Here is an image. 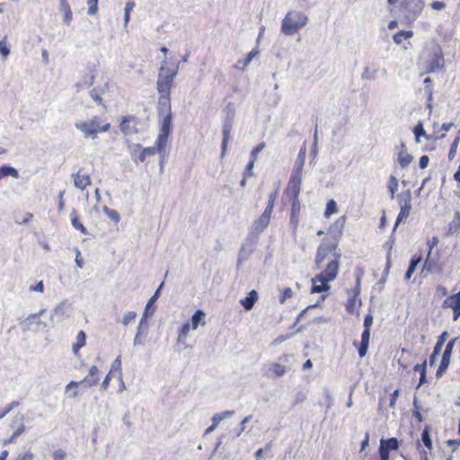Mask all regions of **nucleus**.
I'll return each mask as SVG.
<instances>
[{"label": "nucleus", "mask_w": 460, "mask_h": 460, "mask_svg": "<svg viewBox=\"0 0 460 460\" xmlns=\"http://www.w3.org/2000/svg\"><path fill=\"white\" fill-rule=\"evenodd\" d=\"M341 252L339 249V237L328 235L323 238L317 247L314 264L321 272L312 279L311 293H322L330 289V282L334 280L339 273Z\"/></svg>", "instance_id": "1"}, {"label": "nucleus", "mask_w": 460, "mask_h": 460, "mask_svg": "<svg viewBox=\"0 0 460 460\" xmlns=\"http://www.w3.org/2000/svg\"><path fill=\"white\" fill-rule=\"evenodd\" d=\"M177 72V67L168 68L164 66L160 67L156 82V89L159 93L157 104L158 115L172 114L170 96Z\"/></svg>", "instance_id": "2"}, {"label": "nucleus", "mask_w": 460, "mask_h": 460, "mask_svg": "<svg viewBox=\"0 0 460 460\" xmlns=\"http://www.w3.org/2000/svg\"><path fill=\"white\" fill-rule=\"evenodd\" d=\"M390 7L396 9L408 23L415 22L421 14L424 0H386Z\"/></svg>", "instance_id": "3"}, {"label": "nucleus", "mask_w": 460, "mask_h": 460, "mask_svg": "<svg viewBox=\"0 0 460 460\" xmlns=\"http://www.w3.org/2000/svg\"><path fill=\"white\" fill-rule=\"evenodd\" d=\"M390 7L396 9L408 23L415 22L421 14L424 0H386Z\"/></svg>", "instance_id": "4"}, {"label": "nucleus", "mask_w": 460, "mask_h": 460, "mask_svg": "<svg viewBox=\"0 0 460 460\" xmlns=\"http://www.w3.org/2000/svg\"><path fill=\"white\" fill-rule=\"evenodd\" d=\"M307 20V16L302 12L288 11L282 20L281 31L288 36L294 35L305 26Z\"/></svg>", "instance_id": "5"}, {"label": "nucleus", "mask_w": 460, "mask_h": 460, "mask_svg": "<svg viewBox=\"0 0 460 460\" xmlns=\"http://www.w3.org/2000/svg\"><path fill=\"white\" fill-rule=\"evenodd\" d=\"M75 128L79 129L85 137L95 138L99 133L107 132L111 128V124L104 121L98 116L93 117L86 121L75 123Z\"/></svg>", "instance_id": "6"}, {"label": "nucleus", "mask_w": 460, "mask_h": 460, "mask_svg": "<svg viewBox=\"0 0 460 460\" xmlns=\"http://www.w3.org/2000/svg\"><path fill=\"white\" fill-rule=\"evenodd\" d=\"M159 117L161 118L160 130L154 147H155V153H164L167 145L168 137L172 130V115L162 114L159 115Z\"/></svg>", "instance_id": "7"}, {"label": "nucleus", "mask_w": 460, "mask_h": 460, "mask_svg": "<svg viewBox=\"0 0 460 460\" xmlns=\"http://www.w3.org/2000/svg\"><path fill=\"white\" fill-rule=\"evenodd\" d=\"M428 60H424L423 67L426 74L434 73L444 67L445 60L442 49L439 46L432 49L428 54Z\"/></svg>", "instance_id": "8"}, {"label": "nucleus", "mask_w": 460, "mask_h": 460, "mask_svg": "<svg viewBox=\"0 0 460 460\" xmlns=\"http://www.w3.org/2000/svg\"><path fill=\"white\" fill-rule=\"evenodd\" d=\"M206 324V314L202 310H197L191 317V323H185L178 333V340H184L190 330H196L199 325L204 326Z\"/></svg>", "instance_id": "9"}, {"label": "nucleus", "mask_w": 460, "mask_h": 460, "mask_svg": "<svg viewBox=\"0 0 460 460\" xmlns=\"http://www.w3.org/2000/svg\"><path fill=\"white\" fill-rule=\"evenodd\" d=\"M373 323V317L370 314L365 316L364 319V331L361 334V341L358 343L354 341V346L358 348V355L360 358L366 356L368 349L369 340H370V328Z\"/></svg>", "instance_id": "10"}, {"label": "nucleus", "mask_w": 460, "mask_h": 460, "mask_svg": "<svg viewBox=\"0 0 460 460\" xmlns=\"http://www.w3.org/2000/svg\"><path fill=\"white\" fill-rule=\"evenodd\" d=\"M100 380L99 369L96 366H92L89 369L88 375L82 381H71L66 386V391L69 392L73 387L78 388L80 385H84L86 387H92L98 384Z\"/></svg>", "instance_id": "11"}, {"label": "nucleus", "mask_w": 460, "mask_h": 460, "mask_svg": "<svg viewBox=\"0 0 460 460\" xmlns=\"http://www.w3.org/2000/svg\"><path fill=\"white\" fill-rule=\"evenodd\" d=\"M302 183V173L293 172L290 175L285 193L288 198H299Z\"/></svg>", "instance_id": "12"}, {"label": "nucleus", "mask_w": 460, "mask_h": 460, "mask_svg": "<svg viewBox=\"0 0 460 460\" xmlns=\"http://www.w3.org/2000/svg\"><path fill=\"white\" fill-rule=\"evenodd\" d=\"M74 185L76 189L84 190L92 184V179L89 172L84 168H80L76 172L72 174Z\"/></svg>", "instance_id": "13"}, {"label": "nucleus", "mask_w": 460, "mask_h": 460, "mask_svg": "<svg viewBox=\"0 0 460 460\" xmlns=\"http://www.w3.org/2000/svg\"><path fill=\"white\" fill-rule=\"evenodd\" d=\"M442 306L450 308L453 311V321H457L460 317V291L447 296Z\"/></svg>", "instance_id": "14"}, {"label": "nucleus", "mask_w": 460, "mask_h": 460, "mask_svg": "<svg viewBox=\"0 0 460 460\" xmlns=\"http://www.w3.org/2000/svg\"><path fill=\"white\" fill-rule=\"evenodd\" d=\"M155 154V147H146L143 148L140 145H135L131 152L132 159L135 163H144L147 156L154 155Z\"/></svg>", "instance_id": "15"}, {"label": "nucleus", "mask_w": 460, "mask_h": 460, "mask_svg": "<svg viewBox=\"0 0 460 460\" xmlns=\"http://www.w3.org/2000/svg\"><path fill=\"white\" fill-rule=\"evenodd\" d=\"M399 448V441L396 438H390L387 439L382 438L380 440V446L378 449L379 456H390L392 450H397Z\"/></svg>", "instance_id": "16"}, {"label": "nucleus", "mask_w": 460, "mask_h": 460, "mask_svg": "<svg viewBox=\"0 0 460 460\" xmlns=\"http://www.w3.org/2000/svg\"><path fill=\"white\" fill-rule=\"evenodd\" d=\"M360 291V278H357L356 287L353 289V296L348 299L345 304V308L348 313H354L355 309L360 305V300L358 295Z\"/></svg>", "instance_id": "17"}, {"label": "nucleus", "mask_w": 460, "mask_h": 460, "mask_svg": "<svg viewBox=\"0 0 460 460\" xmlns=\"http://www.w3.org/2000/svg\"><path fill=\"white\" fill-rule=\"evenodd\" d=\"M400 212L396 218L395 226H397L400 222L406 219L411 212V194L408 192L406 194V197L404 199H401L400 200Z\"/></svg>", "instance_id": "18"}, {"label": "nucleus", "mask_w": 460, "mask_h": 460, "mask_svg": "<svg viewBox=\"0 0 460 460\" xmlns=\"http://www.w3.org/2000/svg\"><path fill=\"white\" fill-rule=\"evenodd\" d=\"M119 128L125 135H131L137 131V119L134 116H125L122 118Z\"/></svg>", "instance_id": "19"}, {"label": "nucleus", "mask_w": 460, "mask_h": 460, "mask_svg": "<svg viewBox=\"0 0 460 460\" xmlns=\"http://www.w3.org/2000/svg\"><path fill=\"white\" fill-rule=\"evenodd\" d=\"M291 201V207H290V223L294 226V228H296L299 221V215L301 210V204L299 198H289Z\"/></svg>", "instance_id": "20"}, {"label": "nucleus", "mask_w": 460, "mask_h": 460, "mask_svg": "<svg viewBox=\"0 0 460 460\" xmlns=\"http://www.w3.org/2000/svg\"><path fill=\"white\" fill-rule=\"evenodd\" d=\"M109 90H110V84H109V82H106L102 87L93 88L90 92V96L97 104L103 105L102 95L108 93Z\"/></svg>", "instance_id": "21"}, {"label": "nucleus", "mask_w": 460, "mask_h": 460, "mask_svg": "<svg viewBox=\"0 0 460 460\" xmlns=\"http://www.w3.org/2000/svg\"><path fill=\"white\" fill-rule=\"evenodd\" d=\"M231 131H232V123L230 121L225 122V124L223 125V129H222V133H223V139H222V145H221V149H222L221 156L222 157L226 155L227 145H228V142L231 137Z\"/></svg>", "instance_id": "22"}, {"label": "nucleus", "mask_w": 460, "mask_h": 460, "mask_svg": "<svg viewBox=\"0 0 460 460\" xmlns=\"http://www.w3.org/2000/svg\"><path fill=\"white\" fill-rule=\"evenodd\" d=\"M286 373V367L279 363H272L268 367L267 376L269 377H280Z\"/></svg>", "instance_id": "23"}, {"label": "nucleus", "mask_w": 460, "mask_h": 460, "mask_svg": "<svg viewBox=\"0 0 460 460\" xmlns=\"http://www.w3.org/2000/svg\"><path fill=\"white\" fill-rule=\"evenodd\" d=\"M272 211H269L268 209H264L263 213L259 217V218L255 221V227L259 230H263L270 224L271 218Z\"/></svg>", "instance_id": "24"}, {"label": "nucleus", "mask_w": 460, "mask_h": 460, "mask_svg": "<svg viewBox=\"0 0 460 460\" xmlns=\"http://www.w3.org/2000/svg\"><path fill=\"white\" fill-rule=\"evenodd\" d=\"M70 219L73 227L78 230L83 234H88V231L83 223L80 221L78 213L75 209H73L70 213Z\"/></svg>", "instance_id": "25"}, {"label": "nucleus", "mask_w": 460, "mask_h": 460, "mask_svg": "<svg viewBox=\"0 0 460 460\" xmlns=\"http://www.w3.org/2000/svg\"><path fill=\"white\" fill-rule=\"evenodd\" d=\"M305 155H306V149L304 146L299 150L298 155L295 162L293 172H297V173L303 174V169H304V165H305Z\"/></svg>", "instance_id": "26"}, {"label": "nucleus", "mask_w": 460, "mask_h": 460, "mask_svg": "<svg viewBox=\"0 0 460 460\" xmlns=\"http://www.w3.org/2000/svg\"><path fill=\"white\" fill-rule=\"evenodd\" d=\"M258 300V293L255 290H252L248 293L247 296L240 301L241 305L245 310H251L255 302Z\"/></svg>", "instance_id": "27"}, {"label": "nucleus", "mask_w": 460, "mask_h": 460, "mask_svg": "<svg viewBox=\"0 0 460 460\" xmlns=\"http://www.w3.org/2000/svg\"><path fill=\"white\" fill-rule=\"evenodd\" d=\"M438 244V238L437 236H433L431 239H429L427 243L429 251L426 257V260L424 261L423 269L430 270L431 268V262H430V255L432 250Z\"/></svg>", "instance_id": "28"}, {"label": "nucleus", "mask_w": 460, "mask_h": 460, "mask_svg": "<svg viewBox=\"0 0 460 460\" xmlns=\"http://www.w3.org/2000/svg\"><path fill=\"white\" fill-rule=\"evenodd\" d=\"M412 37V31H400L393 36V40L396 45H401L403 40H409Z\"/></svg>", "instance_id": "29"}, {"label": "nucleus", "mask_w": 460, "mask_h": 460, "mask_svg": "<svg viewBox=\"0 0 460 460\" xmlns=\"http://www.w3.org/2000/svg\"><path fill=\"white\" fill-rule=\"evenodd\" d=\"M426 369H427V360H424L421 364H416L413 367V370L415 372L420 373V380H419L418 387H420V385H422L423 384H425L427 382Z\"/></svg>", "instance_id": "30"}, {"label": "nucleus", "mask_w": 460, "mask_h": 460, "mask_svg": "<svg viewBox=\"0 0 460 460\" xmlns=\"http://www.w3.org/2000/svg\"><path fill=\"white\" fill-rule=\"evenodd\" d=\"M86 342V334L84 331H80L76 335V341L73 344V352L77 355L81 348L85 345Z\"/></svg>", "instance_id": "31"}, {"label": "nucleus", "mask_w": 460, "mask_h": 460, "mask_svg": "<svg viewBox=\"0 0 460 460\" xmlns=\"http://www.w3.org/2000/svg\"><path fill=\"white\" fill-rule=\"evenodd\" d=\"M422 256L421 255H414L411 259L409 268L405 273V279H410L411 275L416 270L417 265L421 261Z\"/></svg>", "instance_id": "32"}, {"label": "nucleus", "mask_w": 460, "mask_h": 460, "mask_svg": "<svg viewBox=\"0 0 460 460\" xmlns=\"http://www.w3.org/2000/svg\"><path fill=\"white\" fill-rule=\"evenodd\" d=\"M451 358L442 357L436 372V377L440 378L447 372L450 364Z\"/></svg>", "instance_id": "33"}, {"label": "nucleus", "mask_w": 460, "mask_h": 460, "mask_svg": "<svg viewBox=\"0 0 460 460\" xmlns=\"http://www.w3.org/2000/svg\"><path fill=\"white\" fill-rule=\"evenodd\" d=\"M12 176L15 179L19 178V173L17 170L12 166L9 165H4L0 167V179Z\"/></svg>", "instance_id": "34"}, {"label": "nucleus", "mask_w": 460, "mask_h": 460, "mask_svg": "<svg viewBox=\"0 0 460 460\" xmlns=\"http://www.w3.org/2000/svg\"><path fill=\"white\" fill-rule=\"evenodd\" d=\"M23 420V416L21 414H17L14 417L13 424L12 425V428L14 429L13 434L11 438V440H13L14 438L18 437L20 434H22L24 430V426L21 425L17 428L14 426L15 423H18Z\"/></svg>", "instance_id": "35"}, {"label": "nucleus", "mask_w": 460, "mask_h": 460, "mask_svg": "<svg viewBox=\"0 0 460 460\" xmlns=\"http://www.w3.org/2000/svg\"><path fill=\"white\" fill-rule=\"evenodd\" d=\"M412 161V156L406 151H401L398 155V162L402 168L407 167Z\"/></svg>", "instance_id": "36"}, {"label": "nucleus", "mask_w": 460, "mask_h": 460, "mask_svg": "<svg viewBox=\"0 0 460 460\" xmlns=\"http://www.w3.org/2000/svg\"><path fill=\"white\" fill-rule=\"evenodd\" d=\"M102 209L106 216L115 224H118L119 222L120 216L117 210L110 208L107 206H104Z\"/></svg>", "instance_id": "37"}, {"label": "nucleus", "mask_w": 460, "mask_h": 460, "mask_svg": "<svg viewBox=\"0 0 460 460\" xmlns=\"http://www.w3.org/2000/svg\"><path fill=\"white\" fill-rule=\"evenodd\" d=\"M338 212L337 203L334 199H330L326 204V208L324 211V217L329 218L332 214Z\"/></svg>", "instance_id": "38"}, {"label": "nucleus", "mask_w": 460, "mask_h": 460, "mask_svg": "<svg viewBox=\"0 0 460 460\" xmlns=\"http://www.w3.org/2000/svg\"><path fill=\"white\" fill-rule=\"evenodd\" d=\"M421 440L424 446L429 449H432V441L429 435V427L426 426L421 433Z\"/></svg>", "instance_id": "39"}, {"label": "nucleus", "mask_w": 460, "mask_h": 460, "mask_svg": "<svg viewBox=\"0 0 460 460\" xmlns=\"http://www.w3.org/2000/svg\"><path fill=\"white\" fill-rule=\"evenodd\" d=\"M387 189L391 194V198H394V194L398 189V181L395 176L391 175L388 181Z\"/></svg>", "instance_id": "40"}, {"label": "nucleus", "mask_w": 460, "mask_h": 460, "mask_svg": "<svg viewBox=\"0 0 460 460\" xmlns=\"http://www.w3.org/2000/svg\"><path fill=\"white\" fill-rule=\"evenodd\" d=\"M413 132L416 137L417 142L420 141V137H425L427 139H429V137L428 135H426V132H425L421 123H419L418 125H416L414 127Z\"/></svg>", "instance_id": "41"}, {"label": "nucleus", "mask_w": 460, "mask_h": 460, "mask_svg": "<svg viewBox=\"0 0 460 460\" xmlns=\"http://www.w3.org/2000/svg\"><path fill=\"white\" fill-rule=\"evenodd\" d=\"M293 296V291L290 288H285L279 296V303L284 304L288 299Z\"/></svg>", "instance_id": "42"}, {"label": "nucleus", "mask_w": 460, "mask_h": 460, "mask_svg": "<svg viewBox=\"0 0 460 460\" xmlns=\"http://www.w3.org/2000/svg\"><path fill=\"white\" fill-rule=\"evenodd\" d=\"M135 7V2L133 0H128L125 6V23L127 24L129 21L130 13Z\"/></svg>", "instance_id": "43"}, {"label": "nucleus", "mask_w": 460, "mask_h": 460, "mask_svg": "<svg viewBox=\"0 0 460 460\" xmlns=\"http://www.w3.org/2000/svg\"><path fill=\"white\" fill-rule=\"evenodd\" d=\"M0 54L3 58L8 57L10 54V48L7 45L5 37L0 40Z\"/></svg>", "instance_id": "44"}, {"label": "nucleus", "mask_w": 460, "mask_h": 460, "mask_svg": "<svg viewBox=\"0 0 460 460\" xmlns=\"http://www.w3.org/2000/svg\"><path fill=\"white\" fill-rule=\"evenodd\" d=\"M230 415V412L229 411H225V412H222V413H217L215 414L213 417H212V425H214V427H217V425L220 423V421L226 418V416Z\"/></svg>", "instance_id": "45"}, {"label": "nucleus", "mask_w": 460, "mask_h": 460, "mask_svg": "<svg viewBox=\"0 0 460 460\" xmlns=\"http://www.w3.org/2000/svg\"><path fill=\"white\" fill-rule=\"evenodd\" d=\"M88 13L94 15L98 11V0H87Z\"/></svg>", "instance_id": "46"}, {"label": "nucleus", "mask_w": 460, "mask_h": 460, "mask_svg": "<svg viewBox=\"0 0 460 460\" xmlns=\"http://www.w3.org/2000/svg\"><path fill=\"white\" fill-rule=\"evenodd\" d=\"M265 147V143L264 142H261L260 144H258L255 147L252 148V152H251V155H250V158L252 160H256L257 159V155Z\"/></svg>", "instance_id": "47"}, {"label": "nucleus", "mask_w": 460, "mask_h": 460, "mask_svg": "<svg viewBox=\"0 0 460 460\" xmlns=\"http://www.w3.org/2000/svg\"><path fill=\"white\" fill-rule=\"evenodd\" d=\"M111 373L117 371L119 376H121V360L120 356L117 357V358L113 361L111 365Z\"/></svg>", "instance_id": "48"}, {"label": "nucleus", "mask_w": 460, "mask_h": 460, "mask_svg": "<svg viewBox=\"0 0 460 460\" xmlns=\"http://www.w3.org/2000/svg\"><path fill=\"white\" fill-rule=\"evenodd\" d=\"M137 317V314L135 312H128L122 319V323L124 325H128L130 322L134 321Z\"/></svg>", "instance_id": "49"}, {"label": "nucleus", "mask_w": 460, "mask_h": 460, "mask_svg": "<svg viewBox=\"0 0 460 460\" xmlns=\"http://www.w3.org/2000/svg\"><path fill=\"white\" fill-rule=\"evenodd\" d=\"M14 220L17 224H20V225L27 224L29 222V214H25L23 216L15 214Z\"/></svg>", "instance_id": "50"}, {"label": "nucleus", "mask_w": 460, "mask_h": 460, "mask_svg": "<svg viewBox=\"0 0 460 460\" xmlns=\"http://www.w3.org/2000/svg\"><path fill=\"white\" fill-rule=\"evenodd\" d=\"M256 160H252L250 158V161L245 168V172H244V175L245 177H250L252 175V169H253V165H254V163H255Z\"/></svg>", "instance_id": "51"}, {"label": "nucleus", "mask_w": 460, "mask_h": 460, "mask_svg": "<svg viewBox=\"0 0 460 460\" xmlns=\"http://www.w3.org/2000/svg\"><path fill=\"white\" fill-rule=\"evenodd\" d=\"M430 7L433 10L441 11V10H443L446 7V4L444 2H440V1H433L430 4Z\"/></svg>", "instance_id": "52"}, {"label": "nucleus", "mask_w": 460, "mask_h": 460, "mask_svg": "<svg viewBox=\"0 0 460 460\" xmlns=\"http://www.w3.org/2000/svg\"><path fill=\"white\" fill-rule=\"evenodd\" d=\"M75 263L79 268L84 267V259L81 256V252L78 249H75Z\"/></svg>", "instance_id": "53"}, {"label": "nucleus", "mask_w": 460, "mask_h": 460, "mask_svg": "<svg viewBox=\"0 0 460 460\" xmlns=\"http://www.w3.org/2000/svg\"><path fill=\"white\" fill-rule=\"evenodd\" d=\"M399 396V390H395L394 391L393 394H391L390 395V407L394 408L395 406V403H396V401H397V398Z\"/></svg>", "instance_id": "54"}, {"label": "nucleus", "mask_w": 460, "mask_h": 460, "mask_svg": "<svg viewBox=\"0 0 460 460\" xmlns=\"http://www.w3.org/2000/svg\"><path fill=\"white\" fill-rule=\"evenodd\" d=\"M16 402H12L8 406H6L4 409H0V419L4 418L12 409L13 406H15Z\"/></svg>", "instance_id": "55"}, {"label": "nucleus", "mask_w": 460, "mask_h": 460, "mask_svg": "<svg viewBox=\"0 0 460 460\" xmlns=\"http://www.w3.org/2000/svg\"><path fill=\"white\" fill-rule=\"evenodd\" d=\"M429 158L428 155H422L420 158V162H419L420 167L421 169H425L429 164Z\"/></svg>", "instance_id": "56"}, {"label": "nucleus", "mask_w": 460, "mask_h": 460, "mask_svg": "<svg viewBox=\"0 0 460 460\" xmlns=\"http://www.w3.org/2000/svg\"><path fill=\"white\" fill-rule=\"evenodd\" d=\"M258 54V51L256 49L252 50L246 57L243 66H247L252 59Z\"/></svg>", "instance_id": "57"}, {"label": "nucleus", "mask_w": 460, "mask_h": 460, "mask_svg": "<svg viewBox=\"0 0 460 460\" xmlns=\"http://www.w3.org/2000/svg\"><path fill=\"white\" fill-rule=\"evenodd\" d=\"M54 460H64L66 453L63 450H57L54 452Z\"/></svg>", "instance_id": "58"}, {"label": "nucleus", "mask_w": 460, "mask_h": 460, "mask_svg": "<svg viewBox=\"0 0 460 460\" xmlns=\"http://www.w3.org/2000/svg\"><path fill=\"white\" fill-rule=\"evenodd\" d=\"M111 375H112V373H111V371H110L109 374L104 378V380H103V382L102 384V388L103 390H106L109 387V383H110Z\"/></svg>", "instance_id": "59"}, {"label": "nucleus", "mask_w": 460, "mask_h": 460, "mask_svg": "<svg viewBox=\"0 0 460 460\" xmlns=\"http://www.w3.org/2000/svg\"><path fill=\"white\" fill-rule=\"evenodd\" d=\"M64 193L65 191H60L59 192V195H58V210H63L64 208V206H65V201H64Z\"/></svg>", "instance_id": "60"}, {"label": "nucleus", "mask_w": 460, "mask_h": 460, "mask_svg": "<svg viewBox=\"0 0 460 460\" xmlns=\"http://www.w3.org/2000/svg\"><path fill=\"white\" fill-rule=\"evenodd\" d=\"M369 443V434L366 433L364 439L361 442V451L365 450V448L368 446Z\"/></svg>", "instance_id": "61"}, {"label": "nucleus", "mask_w": 460, "mask_h": 460, "mask_svg": "<svg viewBox=\"0 0 460 460\" xmlns=\"http://www.w3.org/2000/svg\"><path fill=\"white\" fill-rule=\"evenodd\" d=\"M31 289H33V290L38 291V292H43V290H44L43 282L40 281L34 287H31Z\"/></svg>", "instance_id": "62"}, {"label": "nucleus", "mask_w": 460, "mask_h": 460, "mask_svg": "<svg viewBox=\"0 0 460 460\" xmlns=\"http://www.w3.org/2000/svg\"><path fill=\"white\" fill-rule=\"evenodd\" d=\"M447 337H448V332L445 331V332H443L438 336V341H437L441 342V343H443V344H444V343L446 342V341H447Z\"/></svg>", "instance_id": "63"}, {"label": "nucleus", "mask_w": 460, "mask_h": 460, "mask_svg": "<svg viewBox=\"0 0 460 460\" xmlns=\"http://www.w3.org/2000/svg\"><path fill=\"white\" fill-rule=\"evenodd\" d=\"M15 460H29V452H24L22 455H19Z\"/></svg>", "instance_id": "64"}]
</instances>
